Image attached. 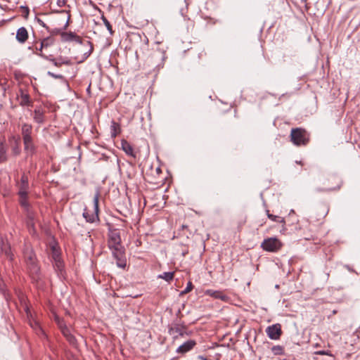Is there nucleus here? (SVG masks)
Instances as JSON below:
<instances>
[{"instance_id": "nucleus-1", "label": "nucleus", "mask_w": 360, "mask_h": 360, "mask_svg": "<svg viewBox=\"0 0 360 360\" xmlns=\"http://www.w3.org/2000/svg\"><path fill=\"white\" fill-rule=\"evenodd\" d=\"M121 242V231L110 227L108 240V248L112 251L113 257L117 260V266L124 269L127 265V261L125 250Z\"/></svg>"}, {"instance_id": "nucleus-2", "label": "nucleus", "mask_w": 360, "mask_h": 360, "mask_svg": "<svg viewBox=\"0 0 360 360\" xmlns=\"http://www.w3.org/2000/svg\"><path fill=\"white\" fill-rule=\"evenodd\" d=\"M18 188V195L19 196V203L23 210L28 214L30 210V204L28 201V191L30 189L28 176L23 173L21 178L16 183Z\"/></svg>"}, {"instance_id": "nucleus-3", "label": "nucleus", "mask_w": 360, "mask_h": 360, "mask_svg": "<svg viewBox=\"0 0 360 360\" xmlns=\"http://www.w3.org/2000/svg\"><path fill=\"white\" fill-rule=\"evenodd\" d=\"M320 181L322 186L316 188L317 192H332L338 191L342 184L340 176L333 174L323 175L320 179Z\"/></svg>"}, {"instance_id": "nucleus-4", "label": "nucleus", "mask_w": 360, "mask_h": 360, "mask_svg": "<svg viewBox=\"0 0 360 360\" xmlns=\"http://www.w3.org/2000/svg\"><path fill=\"white\" fill-rule=\"evenodd\" d=\"M290 140L297 146H306L309 141V134L302 128L292 129Z\"/></svg>"}, {"instance_id": "nucleus-5", "label": "nucleus", "mask_w": 360, "mask_h": 360, "mask_svg": "<svg viewBox=\"0 0 360 360\" xmlns=\"http://www.w3.org/2000/svg\"><path fill=\"white\" fill-rule=\"evenodd\" d=\"M100 197V192L97 191L94 196V206L93 210H89L86 208L83 212V216L86 219V221L88 223H94L97 219H98V200Z\"/></svg>"}, {"instance_id": "nucleus-6", "label": "nucleus", "mask_w": 360, "mask_h": 360, "mask_svg": "<svg viewBox=\"0 0 360 360\" xmlns=\"http://www.w3.org/2000/svg\"><path fill=\"white\" fill-rule=\"evenodd\" d=\"M25 261L27 266L29 272L33 279L37 280L39 274V267L36 262L35 255L32 252H28L25 255Z\"/></svg>"}, {"instance_id": "nucleus-7", "label": "nucleus", "mask_w": 360, "mask_h": 360, "mask_svg": "<svg viewBox=\"0 0 360 360\" xmlns=\"http://www.w3.org/2000/svg\"><path fill=\"white\" fill-rule=\"evenodd\" d=\"M261 247L267 252H277L281 248L282 243L276 238L272 237L264 239Z\"/></svg>"}, {"instance_id": "nucleus-8", "label": "nucleus", "mask_w": 360, "mask_h": 360, "mask_svg": "<svg viewBox=\"0 0 360 360\" xmlns=\"http://www.w3.org/2000/svg\"><path fill=\"white\" fill-rule=\"evenodd\" d=\"M266 333L270 339L278 340L282 334L281 324L276 323L268 326L266 329Z\"/></svg>"}, {"instance_id": "nucleus-9", "label": "nucleus", "mask_w": 360, "mask_h": 360, "mask_svg": "<svg viewBox=\"0 0 360 360\" xmlns=\"http://www.w3.org/2000/svg\"><path fill=\"white\" fill-rule=\"evenodd\" d=\"M165 58V52L162 51L161 50H157L154 51L153 53H151V55L148 58V60L150 62L153 63V65L159 67L162 64Z\"/></svg>"}, {"instance_id": "nucleus-10", "label": "nucleus", "mask_w": 360, "mask_h": 360, "mask_svg": "<svg viewBox=\"0 0 360 360\" xmlns=\"http://www.w3.org/2000/svg\"><path fill=\"white\" fill-rule=\"evenodd\" d=\"M18 99L21 106H30L32 105V101L30 100V95L22 89H20L19 94L18 95Z\"/></svg>"}, {"instance_id": "nucleus-11", "label": "nucleus", "mask_w": 360, "mask_h": 360, "mask_svg": "<svg viewBox=\"0 0 360 360\" xmlns=\"http://www.w3.org/2000/svg\"><path fill=\"white\" fill-rule=\"evenodd\" d=\"M196 345V342L193 340H189L176 349V352L179 354H184L191 351Z\"/></svg>"}, {"instance_id": "nucleus-12", "label": "nucleus", "mask_w": 360, "mask_h": 360, "mask_svg": "<svg viewBox=\"0 0 360 360\" xmlns=\"http://www.w3.org/2000/svg\"><path fill=\"white\" fill-rule=\"evenodd\" d=\"M51 251V258L52 259H60V248L58 245V243L55 240L54 238L49 243Z\"/></svg>"}, {"instance_id": "nucleus-13", "label": "nucleus", "mask_w": 360, "mask_h": 360, "mask_svg": "<svg viewBox=\"0 0 360 360\" xmlns=\"http://www.w3.org/2000/svg\"><path fill=\"white\" fill-rule=\"evenodd\" d=\"M32 126L28 123H23L21 127V134L22 140L33 139L32 136Z\"/></svg>"}, {"instance_id": "nucleus-14", "label": "nucleus", "mask_w": 360, "mask_h": 360, "mask_svg": "<svg viewBox=\"0 0 360 360\" xmlns=\"http://www.w3.org/2000/svg\"><path fill=\"white\" fill-rule=\"evenodd\" d=\"M46 60L51 61L53 65L56 67H61L62 65H71L72 63L70 60L66 58H60L58 59H56L53 57V56L50 55L49 56H46Z\"/></svg>"}, {"instance_id": "nucleus-15", "label": "nucleus", "mask_w": 360, "mask_h": 360, "mask_svg": "<svg viewBox=\"0 0 360 360\" xmlns=\"http://www.w3.org/2000/svg\"><path fill=\"white\" fill-rule=\"evenodd\" d=\"M28 38V32L25 27H21L17 30L16 39L20 43H24Z\"/></svg>"}, {"instance_id": "nucleus-16", "label": "nucleus", "mask_w": 360, "mask_h": 360, "mask_svg": "<svg viewBox=\"0 0 360 360\" xmlns=\"http://www.w3.org/2000/svg\"><path fill=\"white\" fill-rule=\"evenodd\" d=\"M33 119L37 123L43 124L45 121L44 111L41 108H35Z\"/></svg>"}, {"instance_id": "nucleus-17", "label": "nucleus", "mask_w": 360, "mask_h": 360, "mask_svg": "<svg viewBox=\"0 0 360 360\" xmlns=\"http://www.w3.org/2000/svg\"><path fill=\"white\" fill-rule=\"evenodd\" d=\"M121 148L127 155L133 158L136 157L132 146L127 141L124 139L122 140Z\"/></svg>"}, {"instance_id": "nucleus-18", "label": "nucleus", "mask_w": 360, "mask_h": 360, "mask_svg": "<svg viewBox=\"0 0 360 360\" xmlns=\"http://www.w3.org/2000/svg\"><path fill=\"white\" fill-rule=\"evenodd\" d=\"M7 150L8 148L5 144L4 140L0 139V163L5 162L7 161Z\"/></svg>"}, {"instance_id": "nucleus-19", "label": "nucleus", "mask_w": 360, "mask_h": 360, "mask_svg": "<svg viewBox=\"0 0 360 360\" xmlns=\"http://www.w3.org/2000/svg\"><path fill=\"white\" fill-rule=\"evenodd\" d=\"M24 150L30 154H33L35 151L33 139L23 140Z\"/></svg>"}, {"instance_id": "nucleus-20", "label": "nucleus", "mask_w": 360, "mask_h": 360, "mask_svg": "<svg viewBox=\"0 0 360 360\" xmlns=\"http://www.w3.org/2000/svg\"><path fill=\"white\" fill-rule=\"evenodd\" d=\"M121 132V127L119 123L112 120L110 124L111 137L115 138Z\"/></svg>"}, {"instance_id": "nucleus-21", "label": "nucleus", "mask_w": 360, "mask_h": 360, "mask_svg": "<svg viewBox=\"0 0 360 360\" xmlns=\"http://www.w3.org/2000/svg\"><path fill=\"white\" fill-rule=\"evenodd\" d=\"M266 213H267L268 218L270 219L271 220V221H273V222L283 223V224H285L286 222H289V220L285 219L283 217L269 213V210L266 211Z\"/></svg>"}, {"instance_id": "nucleus-22", "label": "nucleus", "mask_w": 360, "mask_h": 360, "mask_svg": "<svg viewBox=\"0 0 360 360\" xmlns=\"http://www.w3.org/2000/svg\"><path fill=\"white\" fill-rule=\"evenodd\" d=\"M170 334L176 333L180 336H184L186 334L185 328L183 326H180L179 325H176L174 327H172L169 329Z\"/></svg>"}, {"instance_id": "nucleus-23", "label": "nucleus", "mask_w": 360, "mask_h": 360, "mask_svg": "<svg viewBox=\"0 0 360 360\" xmlns=\"http://www.w3.org/2000/svg\"><path fill=\"white\" fill-rule=\"evenodd\" d=\"M53 266H54L55 269L57 271L62 274L63 271V269H64V263H63V259L61 258H60V259H53Z\"/></svg>"}, {"instance_id": "nucleus-24", "label": "nucleus", "mask_w": 360, "mask_h": 360, "mask_svg": "<svg viewBox=\"0 0 360 360\" xmlns=\"http://www.w3.org/2000/svg\"><path fill=\"white\" fill-rule=\"evenodd\" d=\"M53 43L54 39L51 37H46L41 41V48H44L46 49L48 47L52 46Z\"/></svg>"}, {"instance_id": "nucleus-25", "label": "nucleus", "mask_w": 360, "mask_h": 360, "mask_svg": "<svg viewBox=\"0 0 360 360\" xmlns=\"http://www.w3.org/2000/svg\"><path fill=\"white\" fill-rule=\"evenodd\" d=\"M60 35L62 41L65 42L73 41V39L75 37V33L72 32H62Z\"/></svg>"}, {"instance_id": "nucleus-26", "label": "nucleus", "mask_w": 360, "mask_h": 360, "mask_svg": "<svg viewBox=\"0 0 360 360\" xmlns=\"http://www.w3.org/2000/svg\"><path fill=\"white\" fill-rule=\"evenodd\" d=\"M174 272H164L162 274L158 276V278H162L167 282H169L174 278Z\"/></svg>"}, {"instance_id": "nucleus-27", "label": "nucleus", "mask_w": 360, "mask_h": 360, "mask_svg": "<svg viewBox=\"0 0 360 360\" xmlns=\"http://www.w3.org/2000/svg\"><path fill=\"white\" fill-rule=\"evenodd\" d=\"M207 293L215 298H219L222 300H225V298H226V295H223L222 292H221L219 291L207 290Z\"/></svg>"}, {"instance_id": "nucleus-28", "label": "nucleus", "mask_w": 360, "mask_h": 360, "mask_svg": "<svg viewBox=\"0 0 360 360\" xmlns=\"http://www.w3.org/2000/svg\"><path fill=\"white\" fill-rule=\"evenodd\" d=\"M271 351L274 355H282L284 354V348L281 345H275L272 347Z\"/></svg>"}, {"instance_id": "nucleus-29", "label": "nucleus", "mask_w": 360, "mask_h": 360, "mask_svg": "<svg viewBox=\"0 0 360 360\" xmlns=\"http://www.w3.org/2000/svg\"><path fill=\"white\" fill-rule=\"evenodd\" d=\"M101 20H103L105 26L106 27L107 30H108L110 35H113L114 31L112 30V27L110 22L108 20V19L103 15L101 16Z\"/></svg>"}, {"instance_id": "nucleus-30", "label": "nucleus", "mask_w": 360, "mask_h": 360, "mask_svg": "<svg viewBox=\"0 0 360 360\" xmlns=\"http://www.w3.org/2000/svg\"><path fill=\"white\" fill-rule=\"evenodd\" d=\"M20 152H21L20 147L19 146L18 142L16 141L15 146H13L12 148V153L15 156H18L20 155Z\"/></svg>"}, {"instance_id": "nucleus-31", "label": "nucleus", "mask_w": 360, "mask_h": 360, "mask_svg": "<svg viewBox=\"0 0 360 360\" xmlns=\"http://www.w3.org/2000/svg\"><path fill=\"white\" fill-rule=\"evenodd\" d=\"M86 44L88 46H89V49L88 51L84 53V59H86L88 57H89L94 50L93 44L90 41H87Z\"/></svg>"}, {"instance_id": "nucleus-32", "label": "nucleus", "mask_w": 360, "mask_h": 360, "mask_svg": "<svg viewBox=\"0 0 360 360\" xmlns=\"http://www.w3.org/2000/svg\"><path fill=\"white\" fill-rule=\"evenodd\" d=\"M30 326L34 329L37 332H41V333H44V331L42 330L41 326L39 325L38 322L36 321H33L32 322H30Z\"/></svg>"}, {"instance_id": "nucleus-33", "label": "nucleus", "mask_w": 360, "mask_h": 360, "mask_svg": "<svg viewBox=\"0 0 360 360\" xmlns=\"http://www.w3.org/2000/svg\"><path fill=\"white\" fill-rule=\"evenodd\" d=\"M45 49L44 48H41V44L39 45V47L36 46V51L34 52L35 54L42 57L43 58L46 59V56H48L46 55L43 50Z\"/></svg>"}, {"instance_id": "nucleus-34", "label": "nucleus", "mask_w": 360, "mask_h": 360, "mask_svg": "<svg viewBox=\"0 0 360 360\" xmlns=\"http://www.w3.org/2000/svg\"><path fill=\"white\" fill-rule=\"evenodd\" d=\"M67 341L72 346L74 347H76L77 346V340L75 338V337L72 335V334H70V335H68L67 338H65Z\"/></svg>"}, {"instance_id": "nucleus-35", "label": "nucleus", "mask_w": 360, "mask_h": 360, "mask_svg": "<svg viewBox=\"0 0 360 360\" xmlns=\"http://www.w3.org/2000/svg\"><path fill=\"white\" fill-rule=\"evenodd\" d=\"M62 334L63 335V336L65 338H67L68 335H70V334H72L70 333V329L67 327V326H61V329H60Z\"/></svg>"}, {"instance_id": "nucleus-36", "label": "nucleus", "mask_w": 360, "mask_h": 360, "mask_svg": "<svg viewBox=\"0 0 360 360\" xmlns=\"http://www.w3.org/2000/svg\"><path fill=\"white\" fill-rule=\"evenodd\" d=\"M55 321L56 322L58 328L61 329V326H65L64 321L58 316H55L54 319Z\"/></svg>"}, {"instance_id": "nucleus-37", "label": "nucleus", "mask_w": 360, "mask_h": 360, "mask_svg": "<svg viewBox=\"0 0 360 360\" xmlns=\"http://www.w3.org/2000/svg\"><path fill=\"white\" fill-rule=\"evenodd\" d=\"M315 354H317V355H327V356H332L331 353L330 351H326V350H320V351H317V352H315Z\"/></svg>"}, {"instance_id": "nucleus-38", "label": "nucleus", "mask_w": 360, "mask_h": 360, "mask_svg": "<svg viewBox=\"0 0 360 360\" xmlns=\"http://www.w3.org/2000/svg\"><path fill=\"white\" fill-rule=\"evenodd\" d=\"M193 289V284L191 281L187 283V286L185 290L182 292L183 294L188 293Z\"/></svg>"}, {"instance_id": "nucleus-39", "label": "nucleus", "mask_w": 360, "mask_h": 360, "mask_svg": "<svg viewBox=\"0 0 360 360\" xmlns=\"http://www.w3.org/2000/svg\"><path fill=\"white\" fill-rule=\"evenodd\" d=\"M36 21L37 23L41 27L46 28V30H49V27L46 25V23L40 18H37Z\"/></svg>"}, {"instance_id": "nucleus-40", "label": "nucleus", "mask_w": 360, "mask_h": 360, "mask_svg": "<svg viewBox=\"0 0 360 360\" xmlns=\"http://www.w3.org/2000/svg\"><path fill=\"white\" fill-rule=\"evenodd\" d=\"M51 34H60V29H53V30H50L49 28V30H46Z\"/></svg>"}, {"instance_id": "nucleus-41", "label": "nucleus", "mask_w": 360, "mask_h": 360, "mask_svg": "<svg viewBox=\"0 0 360 360\" xmlns=\"http://www.w3.org/2000/svg\"><path fill=\"white\" fill-rule=\"evenodd\" d=\"M48 75L55 79H62L63 78V76L61 75H56L51 72H48Z\"/></svg>"}, {"instance_id": "nucleus-42", "label": "nucleus", "mask_w": 360, "mask_h": 360, "mask_svg": "<svg viewBox=\"0 0 360 360\" xmlns=\"http://www.w3.org/2000/svg\"><path fill=\"white\" fill-rule=\"evenodd\" d=\"M73 41H75V42L78 43V44H82V39L77 35L76 34H75V37L73 39Z\"/></svg>"}, {"instance_id": "nucleus-43", "label": "nucleus", "mask_w": 360, "mask_h": 360, "mask_svg": "<svg viewBox=\"0 0 360 360\" xmlns=\"http://www.w3.org/2000/svg\"><path fill=\"white\" fill-rule=\"evenodd\" d=\"M67 3V0H57V5L59 7L64 6Z\"/></svg>"}, {"instance_id": "nucleus-44", "label": "nucleus", "mask_w": 360, "mask_h": 360, "mask_svg": "<svg viewBox=\"0 0 360 360\" xmlns=\"http://www.w3.org/2000/svg\"><path fill=\"white\" fill-rule=\"evenodd\" d=\"M21 8H22L25 11H24V13H25L24 16L25 18H27V16L29 15V13H30V10H29L28 7H27V6H22Z\"/></svg>"}, {"instance_id": "nucleus-45", "label": "nucleus", "mask_w": 360, "mask_h": 360, "mask_svg": "<svg viewBox=\"0 0 360 360\" xmlns=\"http://www.w3.org/2000/svg\"><path fill=\"white\" fill-rule=\"evenodd\" d=\"M69 19H70V15L68 16V21H67V22H66V23H65V25L64 29H66V27L68 26V24H69Z\"/></svg>"}, {"instance_id": "nucleus-46", "label": "nucleus", "mask_w": 360, "mask_h": 360, "mask_svg": "<svg viewBox=\"0 0 360 360\" xmlns=\"http://www.w3.org/2000/svg\"><path fill=\"white\" fill-rule=\"evenodd\" d=\"M205 55H206V53L202 51V53H200L199 58H201L202 56H205Z\"/></svg>"}, {"instance_id": "nucleus-47", "label": "nucleus", "mask_w": 360, "mask_h": 360, "mask_svg": "<svg viewBox=\"0 0 360 360\" xmlns=\"http://www.w3.org/2000/svg\"><path fill=\"white\" fill-rule=\"evenodd\" d=\"M69 11H60V13H68Z\"/></svg>"}]
</instances>
